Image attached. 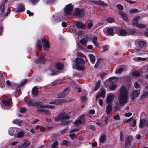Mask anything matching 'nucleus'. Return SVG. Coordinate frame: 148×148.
Here are the masks:
<instances>
[{"label":"nucleus","instance_id":"nucleus-16","mask_svg":"<svg viewBox=\"0 0 148 148\" xmlns=\"http://www.w3.org/2000/svg\"><path fill=\"white\" fill-rule=\"evenodd\" d=\"M76 25L77 27L79 29H84L85 28V25L79 21L77 22Z\"/></svg>","mask_w":148,"mask_h":148},{"label":"nucleus","instance_id":"nucleus-55","mask_svg":"<svg viewBox=\"0 0 148 148\" xmlns=\"http://www.w3.org/2000/svg\"><path fill=\"white\" fill-rule=\"evenodd\" d=\"M62 115L61 114H59L58 116L56 117L55 118V120L56 121H58L59 120H60L61 117Z\"/></svg>","mask_w":148,"mask_h":148},{"label":"nucleus","instance_id":"nucleus-44","mask_svg":"<svg viewBox=\"0 0 148 148\" xmlns=\"http://www.w3.org/2000/svg\"><path fill=\"white\" fill-rule=\"evenodd\" d=\"M93 22L92 21H89V22L88 24L87 28L88 29H91L93 26Z\"/></svg>","mask_w":148,"mask_h":148},{"label":"nucleus","instance_id":"nucleus-14","mask_svg":"<svg viewBox=\"0 0 148 148\" xmlns=\"http://www.w3.org/2000/svg\"><path fill=\"white\" fill-rule=\"evenodd\" d=\"M38 88L36 86H35L32 89V94L34 96H36L38 94Z\"/></svg>","mask_w":148,"mask_h":148},{"label":"nucleus","instance_id":"nucleus-4","mask_svg":"<svg viewBox=\"0 0 148 148\" xmlns=\"http://www.w3.org/2000/svg\"><path fill=\"white\" fill-rule=\"evenodd\" d=\"M3 100L2 103L3 104L7 106H10L12 103L11 97L10 96L8 95L3 97Z\"/></svg>","mask_w":148,"mask_h":148},{"label":"nucleus","instance_id":"nucleus-23","mask_svg":"<svg viewBox=\"0 0 148 148\" xmlns=\"http://www.w3.org/2000/svg\"><path fill=\"white\" fill-rule=\"evenodd\" d=\"M25 7L24 5L23 4H20L17 8V11L19 12L20 11H22L25 10Z\"/></svg>","mask_w":148,"mask_h":148},{"label":"nucleus","instance_id":"nucleus-24","mask_svg":"<svg viewBox=\"0 0 148 148\" xmlns=\"http://www.w3.org/2000/svg\"><path fill=\"white\" fill-rule=\"evenodd\" d=\"M88 56L90 62L94 64L95 61V56L93 54H90L88 55Z\"/></svg>","mask_w":148,"mask_h":148},{"label":"nucleus","instance_id":"nucleus-59","mask_svg":"<svg viewBox=\"0 0 148 148\" xmlns=\"http://www.w3.org/2000/svg\"><path fill=\"white\" fill-rule=\"evenodd\" d=\"M77 55L82 57H85V56L81 52H78Z\"/></svg>","mask_w":148,"mask_h":148},{"label":"nucleus","instance_id":"nucleus-13","mask_svg":"<svg viewBox=\"0 0 148 148\" xmlns=\"http://www.w3.org/2000/svg\"><path fill=\"white\" fill-rule=\"evenodd\" d=\"M5 84V80L3 77L2 72H0V87H3Z\"/></svg>","mask_w":148,"mask_h":148},{"label":"nucleus","instance_id":"nucleus-31","mask_svg":"<svg viewBox=\"0 0 148 148\" xmlns=\"http://www.w3.org/2000/svg\"><path fill=\"white\" fill-rule=\"evenodd\" d=\"M56 68L58 70H61L63 69V66L62 64L60 63L56 64Z\"/></svg>","mask_w":148,"mask_h":148},{"label":"nucleus","instance_id":"nucleus-21","mask_svg":"<svg viewBox=\"0 0 148 148\" xmlns=\"http://www.w3.org/2000/svg\"><path fill=\"white\" fill-rule=\"evenodd\" d=\"M140 18V16H138L134 18L133 20L132 24L136 26L138 25V21Z\"/></svg>","mask_w":148,"mask_h":148},{"label":"nucleus","instance_id":"nucleus-20","mask_svg":"<svg viewBox=\"0 0 148 148\" xmlns=\"http://www.w3.org/2000/svg\"><path fill=\"white\" fill-rule=\"evenodd\" d=\"M119 14L122 16V17L123 19L125 21L127 22L128 21L127 16L125 13L122 11H121L119 12Z\"/></svg>","mask_w":148,"mask_h":148},{"label":"nucleus","instance_id":"nucleus-32","mask_svg":"<svg viewBox=\"0 0 148 148\" xmlns=\"http://www.w3.org/2000/svg\"><path fill=\"white\" fill-rule=\"evenodd\" d=\"M148 98V92H144L143 95L140 97L141 99L143 100L146 98Z\"/></svg>","mask_w":148,"mask_h":148},{"label":"nucleus","instance_id":"nucleus-5","mask_svg":"<svg viewBox=\"0 0 148 148\" xmlns=\"http://www.w3.org/2000/svg\"><path fill=\"white\" fill-rule=\"evenodd\" d=\"M73 5L71 4L67 5L64 8V12L66 15L70 14L72 11Z\"/></svg>","mask_w":148,"mask_h":148},{"label":"nucleus","instance_id":"nucleus-2","mask_svg":"<svg viewBox=\"0 0 148 148\" xmlns=\"http://www.w3.org/2000/svg\"><path fill=\"white\" fill-rule=\"evenodd\" d=\"M75 64H73L72 68L78 70H84L85 67L82 65L85 63V60L81 58H77L74 60Z\"/></svg>","mask_w":148,"mask_h":148},{"label":"nucleus","instance_id":"nucleus-39","mask_svg":"<svg viewBox=\"0 0 148 148\" xmlns=\"http://www.w3.org/2000/svg\"><path fill=\"white\" fill-rule=\"evenodd\" d=\"M132 75L135 77H138L140 76V73L138 71H133L132 73Z\"/></svg>","mask_w":148,"mask_h":148},{"label":"nucleus","instance_id":"nucleus-48","mask_svg":"<svg viewBox=\"0 0 148 148\" xmlns=\"http://www.w3.org/2000/svg\"><path fill=\"white\" fill-rule=\"evenodd\" d=\"M43 61V59L42 58H39L37 59L35 61L36 63H42Z\"/></svg>","mask_w":148,"mask_h":148},{"label":"nucleus","instance_id":"nucleus-33","mask_svg":"<svg viewBox=\"0 0 148 148\" xmlns=\"http://www.w3.org/2000/svg\"><path fill=\"white\" fill-rule=\"evenodd\" d=\"M37 112H44L46 114L48 115L50 114L49 111L46 110L45 109H39L37 110Z\"/></svg>","mask_w":148,"mask_h":148},{"label":"nucleus","instance_id":"nucleus-45","mask_svg":"<svg viewBox=\"0 0 148 148\" xmlns=\"http://www.w3.org/2000/svg\"><path fill=\"white\" fill-rule=\"evenodd\" d=\"M102 47L103 49V51L104 52L107 51L109 49V46L108 45H107L103 46Z\"/></svg>","mask_w":148,"mask_h":148},{"label":"nucleus","instance_id":"nucleus-7","mask_svg":"<svg viewBox=\"0 0 148 148\" xmlns=\"http://www.w3.org/2000/svg\"><path fill=\"white\" fill-rule=\"evenodd\" d=\"M84 14L83 10L77 8H75L73 15L75 16H79L80 17L83 16Z\"/></svg>","mask_w":148,"mask_h":148},{"label":"nucleus","instance_id":"nucleus-41","mask_svg":"<svg viewBox=\"0 0 148 148\" xmlns=\"http://www.w3.org/2000/svg\"><path fill=\"white\" fill-rule=\"evenodd\" d=\"M124 70V68L123 67L119 68L116 70L115 73L118 74H120Z\"/></svg>","mask_w":148,"mask_h":148},{"label":"nucleus","instance_id":"nucleus-15","mask_svg":"<svg viewBox=\"0 0 148 148\" xmlns=\"http://www.w3.org/2000/svg\"><path fill=\"white\" fill-rule=\"evenodd\" d=\"M137 44V46L139 48H142L144 47L146 45V42L145 41L140 40L138 42H136Z\"/></svg>","mask_w":148,"mask_h":148},{"label":"nucleus","instance_id":"nucleus-40","mask_svg":"<svg viewBox=\"0 0 148 148\" xmlns=\"http://www.w3.org/2000/svg\"><path fill=\"white\" fill-rule=\"evenodd\" d=\"M106 139V137L105 135H103L101 136L100 139L99 141L101 143H103L104 142Z\"/></svg>","mask_w":148,"mask_h":148},{"label":"nucleus","instance_id":"nucleus-56","mask_svg":"<svg viewBox=\"0 0 148 148\" xmlns=\"http://www.w3.org/2000/svg\"><path fill=\"white\" fill-rule=\"evenodd\" d=\"M113 118L114 120H120V116H119V115H118V114L116 115L115 116L113 117Z\"/></svg>","mask_w":148,"mask_h":148},{"label":"nucleus","instance_id":"nucleus-6","mask_svg":"<svg viewBox=\"0 0 148 148\" xmlns=\"http://www.w3.org/2000/svg\"><path fill=\"white\" fill-rule=\"evenodd\" d=\"M133 140V138L131 136L127 137L125 141V148H129L131 145Z\"/></svg>","mask_w":148,"mask_h":148},{"label":"nucleus","instance_id":"nucleus-9","mask_svg":"<svg viewBox=\"0 0 148 148\" xmlns=\"http://www.w3.org/2000/svg\"><path fill=\"white\" fill-rule=\"evenodd\" d=\"M26 103L28 105L30 106H37L39 104L38 102L35 101L33 100H31L28 99H27Z\"/></svg>","mask_w":148,"mask_h":148},{"label":"nucleus","instance_id":"nucleus-37","mask_svg":"<svg viewBox=\"0 0 148 148\" xmlns=\"http://www.w3.org/2000/svg\"><path fill=\"white\" fill-rule=\"evenodd\" d=\"M133 120V122L131 124V125L132 127L136 125V121L135 119H134L133 117H131L128 119L127 122L130 121V120Z\"/></svg>","mask_w":148,"mask_h":148},{"label":"nucleus","instance_id":"nucleus-10","mask_svg":"<svg viewBox=\"0 0 148 148\" xmlns=\"http://www.w3.org/2000/svg\"><path fill=\"white\" fill-rule=\"evenodd\" d=\"M85 118L84 114H82L77 120L75 121V125H77L79 124H82L85 122Z\"/></svg>","mask_w":148,"mask_h":148},{"label":"nucleus","instance_id":"nucleus-58","mask_svg":"<svg viewBox=\"0 0 148 148\" xmlns=\"http://www.w3.org/2000/svg\"><path fill=\"white\" fill-rule=\"evenodd\" d=\"M116 6L119 10H122L123 9V7L119 4L117 5Z\"/></svg>","mask_w":148,"mask_h":148},{"label":"nucleus","instance_id":"nucleus-11","mask_svg":"<svg viewBox=\"0 0 148 148\" xmlns=\"http://www.w3.org/2000/svg\"><path fill=\"white\" fill-rule=\"evenodd\" d=\"M90 2L92 3L101 6H107V3H104L102 1L100 0L98 1H94L93 0H91Z\"/></svg>","mask_w":148,"mask_h":148},{"label":"nucleus","instance_id":"nucleus-29","mask_svg":"<svg viewBox=\"0 0 148 148\" xmlns=\"http://www.w3.org/2000/svg\"><path fill=\"white\" fill-rule=\"evenodd\" d=\"M25 134L24 131L22 130L19 132L17 134V137L18 138H21L23 137Z\"/></svg>","mask_w":148,"mask_h":148},{"label":"nucleus","instance_id":"nucleus-34","mask_svg":"<svg viewBox=\"0 0 148 148\" xmlns=\"http://www.w3.org/2000/svg\"><path fill=\"white\" fill-rule=\"evenodd\" d=\"M70 144V142L67 140H64L62 141L61 143V145H64L65 146H67Z\"/></svg>","mask_w":148,"mask_h":148},{"label":"nucleus","instance_id":"nucleus-35","mask_svg":"<svg viewBox=\"0 0 148 148\" xmlns=\"http://www.w3.org/2000/svg\"><path fill=\"white\" fill-rule=\"evenodd\" d=\"M120 35L124 36L128 34L127 32L125 29H121L119 31Z\"/></svg>","mask_w":148,"mask_h":148},{"label":"nucleus","instance_id":"nucleus-28","mask_svg":"<svg viewBox=\"0 0 148 148\" xmlns=\"http://www.w3.org/2000/svg\"><path fill=\"white\" fill-rule=\"evenodd\" d=\"M97 37H94L93 38L92 40V41L93 43L97 47H99V44L97 42Z\"/></svg>","mask_w":148,"mask_h":148},{"label":"nucleus","instance_id":"nucleus-53","mask_svg":"<svg viewBox=\"0 0 148 148\" xmlns=\"http://www.w3.org/2000/svg\"><path fill=\"white\" fill-rule=\"evenodd\" d=\"M27 81V80L26 79L22 81L19 86V87H22L26 82Z\"/></svg>","mask_w":148,"mask_h":148},{"label":"nucleus","instance_id":"nucleus-22","mask_svg":"<svg viewBox=\"0 0 148 148\" xmlns=\"http://www.w3.org/2000/svg\"><path fill=\"white\" fill-rule=\"evenodd\" d=\"M112 106L111 104H108L106 107V111L107 114H108L110 113L112 110Z\"/></svg>","mask_w":148,"mask_h":148},{"label":"nucleus","instance_id":"nucleus-60","mask_svg":"<svg viewBox=\"0 0 148 148\" xmlns=\"http://www.w3.org/2000/svg\"><path fill=\"white\" fill-rule=\"evenodd\" d=\"M136 32V31L134 30H131L129 31V34H134Z\"/></svg>","mask_w":148,"mask_h":148},{"label":"nucleus","instance_id":"nucleus-57","mask_svg":"<svg viewBox=\"0 0 148 148\" xmlns=\"http://www.w3.org/2000/svg\"><path fill=\"white\" fill-rule=\"evenodd\" d=\"M134 87L136 88H138L140 87L139 84L137 82H135L134 84Z\"/></svg>","mask_w":148,"mask_h":148},{"label":"nucleus","instance_id":"nucleus-63","mask_svg":"<svg viewBox=\"0 0 148 148\" xmlns=\"http://www.w3.org/2000/svg\"><path fill=\"white\" fill-rule=\"evenodd\" d=\"M69 91V90L68 88L64 90L63 92L65 94V95H66L67 94Z\"/></svg>","mask_w":148,"mask_h":148},{"label":"nucleus","instance_id":"nucleus-46","mask_svg":"<svg viewBox=\"0 0 148 148\" xmlns=\"http://www.w3.org/2000/svg\"><path fill=\"white\" fill-rule=\"evenodd\" d=\"M136 26L140 28H145L146 27L145 25L142 24H138Z\"/></svg>","mask_w":148,"mask_h":148},{"label":"nucleus","instance_id":"nucleus-30","mask_svg":"<svg viewBox=\"0 0 148 148\" xmlns=\"http://www.w3.org/2000/svg\"><path fill=\"white\" fill-rule=\"evenodd\" d=\"M113 32L114 31L113 29L112 28H108L107 30V34L110 36L113 35Z\"/></svg>","mask_w":148,"mask_h":148},{"label":"nucleus","instance_id":"nucleus-1","mask_svg":"<svg viewBox=\"0 0 148 148\" xmlns=\"http://www.w3.org/2000/svg\"><path fill=\"white\" fill-rule=\"evenodd\" d=\"M129 88L124 85H123L120 88L119 95L118 98V102L115 103V108L117 110H119L127 103L128 101Z\"/></svg>","mask_w":148,"mask_h":148},{"label":"nucleus","instance_id":"nucleus-25","mask_svg":"<svg viewBox=\"0 0 148 148\" xmlns=\"http://www.w3.org/2000/svg\"><path fill=\"white\" fill-rule=\"evenodd\" d=\"M88 41V39L87 38H83L80 40L79 42L83 45H86Z\"/></svg>","mask_w":148,"mask_h":148},{"label":"nucleus","instance_id":"nucleus-51","mask_svg":"<svg viewBox=\"0 0 148 148\" xmlns=\"http://www.w3.org/2000/svg\"><path fill=\"white\" fill-rule=\"evenodd\" d=\"M139 11L137 9H132L130 10V12L132 13L138 12Z\"/></svg>","mask_w":148,"mask_h":148},{"label":"nucleus","instance_id":"nucleus-52","mask_svg":"<svg viewBox=\"0 0 148 148\" xmlns=\"http://www.w3.org/2000/svg\"><path fill=\"white\" fill-rule=\"evenodd\" d=\"M100 60H101L100 59H98L97 60V62L94 66L95 68H97L98 66L99 65V63L100 62Z\"/></svg>","mask_w":148,"mask_h":148},{"label":"nucleus","instance_id":"nucleus-42","mask_svg":"<svg viewBox=\"0 0 148 148\" xmlns=\"http://www.w3.org/2000/svg\"><path fill=\"white\" fill-rule=\"evenodd\" d=\"M106 20L109 23H112L114 22L115 21V20L114 18L111 17L108 18Z\"/></svg>","mask_w":148,"mask_h":148},{"label":"nucleus","instance_id":"nucleus-12","mask_svg":"<svg viewBox=\"0 0 148 148\" xmlns=\"http://www.w3.org/2000/svg\"><path fill=\"white\" fill-rule=\"evenodd\" d=\"M114 97V95L112 93L108 94L107 97V102L109 103V104L112 103Z\"/></svg>","mask_w":148,"mask_h":148},{"label":"nucleus","instance_id":"nucleus-43","mask_svg":"<svg viewBox=\"0 0 148 148\" xmlns=\"http://www.w3.org/2000/svg\"><path fill=\"white\" fill-rule=\"evenodd\" d=\"M66 101L64 99H60L56 101V103L58 104H60L64 103L66 102Z\"/></svg>","mask_w":148,"mask_h":148},{"label":"nucleus","instance_id":"nucleus-8","mask_svg":"<svg viewBox=\"0 0 148 148\" xmlns=\"http://www.w3.org/2000/svg\"><path fill=\"white\" fill-rule=\"evenodd\" d=\"M140 90H134L132 92L131 95V99L132 100L137 98L140 94Z\"/></svg>","mask_w":148,"mask_h":148},{"label":"nucleus","instance_id":"nucleus-18","mask_svg":"<svg viewBox=\"0 0 148 148\" xmlns=\"http://www.w3.org/2000/svg\"><path fill=\"white\" fill-rule=\"evenodd\" d=\"M18 129H19L16 128H10L8 130V133L10 135L12 136L15 132V131H17Z\"/></svg>","mask_w":148,"mask_h":148},{"label":"nucleus","instance_id":"nucleus-3","mask_svg":"<svg viewBox=\"0 0 148 148\" xmlns=\"http://www.w3.org/2000/svg\"><path fill=\"white\" fill-rule=\"evenodd\" d=\"M43 45V47L45 50H48L49 48L50 45L49 42L46 40L44 38H41L40 40H37V48L39 50H41L42 48V44Z\"/></svg>","mask_w":148,"mask_h":148},{"label":"nucleus","instance_id":"nucleus-47","mask_svg":"<svg viewBox=\"0 0 148 148\" xmlns=\"http://www.w3.org/2000/svg\"><path fill=\"white\" fill-rule=\"evenodd\" d=\"M66 95L65 94H64L63 92L60 94H59L57 95V97L58 98H63Z\"/></svg>","mask_w":148,"mask_h":148},{"label":"nucleus","instance_id":"nucleus-27","mask_svg":"<svg viewBox=\"0 0 148 148\" xmlns=\"http://www.w3.org/2000/svg\"><path fill=\"white\" fill-rule=\"evenodd\" d=\"M60 118V120L61 121H62L63 120H66L69 119L70 118L69 116L67 114H65L64 115H62Z\"/></svg>","mask_w":148,"mask_h":148},{"label":"nucleus","instance_id":"nucleus-54","mask_svg":"<svg viewBox=\"0 0 148 148\" xmlns=\"http://www.w3.org/2000/svg\"><path fill=\"white\" fill-rule=\"evenodd\" d=\"M77 47L78 49L82 50L84 49V48L78 42H77Z\"/></svg>","mask_w":148,"mask_h":148},{"label":"nucleus","instance_id":"nucleus-38","mask_svg":"<svg viewBox=\"0 0 148 148\" xmlns=\"http://www.w3.org/2000/svg\"><path fill=\"white\" fill-rule=\"evenodd\" d=\"M117 87V85L115 84H113L109 87V88L110 90H114L116 89Z\"/></svg>","mask_w":148,"mask_h":148},{"label":"nucleus","instance_id":"nucleus-17","mask_svg":"<svg viewBox=\"0 0 148 148\" xmlns=\"http://www.w3.org/2000/svg\"><path fill=\"white\" fill-rule=\"evenodd\" d=\"M105 90L104 89H102L101 92L96 96V100H97L99 97H102L104 98L105 97Z\"/></svg>","mask_w":148,"mask_h":148},{"label":"nucleus","instance_id":"nucleus-49","mask_svg":"<svg viewBox=\"0 0 148 148\" xmlns=\"http://www.w3.org/2000/svg\"><path fill=\"white\" fill-rule=\"evenodd\" d=\"M5 8V3H2L1 5V12H4Z\"/></svg>","mask_w":148,"mask_h":148},{"label":"nucleus","instance_id":"nucleus-26","mask_svg":"<svg viewBox=\"0 0 148 148\" xmlns=\"http://www.w3.org/2000/svg\"><path fill=\"white\" fill-rule=\"evenodd\" d=\"M146 123V121L144 119L140 120V121L139 127L140 128H143Z\"/></svg>","mask_w":148,"mask_h":148},{"label":"nucleus","instance_id":"nucleus-62","mask_svg":"<svg viewBox=\"0 0 148 148\" xmlns=\"http://www.w3.org/2000/svg\"><path fill=\"white\" fill-rule=\"evenodd\" d=\"M10 10L11 9H10V7H9V8H8L7 9V11L6 14L4 16H6L8 15V14L10 12Z\"/></svg>","mask_w":148,"mask_h":148},{"label":"nucleus","instance_id":"nucleus-64","mask_svg":"<svg viewBox=\"0 0 148 148\" xmlns=\"http://www.w3.org/2000/svg\"><path fill=\"white\" fill-rule=\"evenodd\" d=\"M80 98L81 102L85 101L86 100V98L85 96L82 97Z\"/></svg>","mask_w":148,"mask_h":148},{"label":"nucleus","instance_id":"nucleus-50","mask_svg":"<svg viewBox=\"0 0 148 148\" xmlns=\"http://www.w3.org/2000/svg\"><path fill=\"white\" fill-rule=\"evenodd\" d=\"M58 143L57 141H55L52 144L51 148H56L58 145Z\"/></svg>","mask_w":148,"mask_h":148},{"label":"nucleus","instance_id":"nucleus-19","mask_svg":"<svg viewBox=\"0 0 148 148\" xmlns=\"http://www.w3.org/2000/svg\"><path fill=\"white\" fill-rule=\"evenodd\" d=\"M12 122L13 124H17L18 125L20 126L21 125L22 123H23V121L18 119H16L14 120Z\"/></svg>","mask_w":148,"mask_h":148},{"label":"nucleus","instance_id":"nucleus-61","mask_svg":"<svg viewBox=\"0 0 148 148\" xmlns=\"http://www.w3.org/2000/svg\"><path fill=\"white\" fill-rule=\"evenodd\" d=\"M26 111V109L24 108H22L20 110V112L21 113H24Z\"/></svg>","mask_w":148,"mask_h":148},{"label":"nucleus","instance_id":"nucleus-36","mask_svg":"<svg viewBox=\"0 0 148 148\" xmlns=\"http://www.w3.org/2000/svg\"><path fill=\"white\" fill-rule=\"evenodd\" d=\"M101 83V81L99 80L96 83L94 91H95L97 90L99 88Z\"/></svg>","mask_w":148,"mask_h":148}]
</instances>
